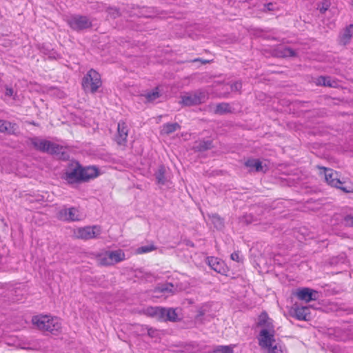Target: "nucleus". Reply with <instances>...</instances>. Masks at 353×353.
Wrapping results in <instances>:
<instances>
[{"label":"nucleus","mask_w":353,"mask_h":353,"mask_svg":"<svg viewBox=\"0 0 353 353\" xmlns=\"http://www.w3.org/2000/svg\"><path fill=\"white\" fill-rule=\"evenodd\" d=\"M32 324L39 330L57 334L61 331L62 323L60 319L50 315H37L32 319Z\"/></svg>","instance_id":"nucleus-1"},{"label":"nucleus","mask_w":353,"mask_h":353,"mask_svg":"<svg viewBox=\"0 0 353 353\" xmlns=\"http://www.w3.org/2000/svg\"><path fill=\"white\" fill-rule=\"evenodd\" d=\"M125 254L122 250H102L97 256V262L105 266L113 265L124 261Z\"/></svg>","instance_id":"nucleus-2"},{"label":"nucleus","mask_w":353,"mask_h":353,"mask_svg":"<svg viewBox=\"0 0 353 353\" xmlns=\"http://www.w3.org/2000/svg\"><path fill=\"white\" fill-rule=\"evenodd\" d=\"M148 316L156 318L159 321H176L180 319L179 310L172 308L148 307L146 310Z\"/></svg>","instance_id":"nucleus-3"},{"label":"nucleus","mask_w":353,"mask_h":353,"mask_svg":"<svg viewBox=\"0 0 353 353\" xmlns=\"http://www.w3.org/2000/svg\"><path fill=\"white\" fill-rule=\"evenodd\" d=\"M318 168L323 170L325 180L329 185L340 189L345 193H353V188L351 186H343L344 182L340 180L339 174L336 171L323 166H318Z\"/></svg>","instance_id":"nucleus-4"},{"label":"nucleus","mask_w":353,"mask_h":353,"mask_svg":"<svg viewBox=\"0 0 353 353\" xmlns=\"http://www.w3.org/2000/svg\"><path fill=\"white\" fill-rule=\"evenodd\" d=\"M101 85V75L94 70H89L82 81L84 90L92 93L96 92Z\"/></svg>","instance_id":"nucleus-5"},{"label":"nucleus","mask_w":353,"mask_h":353,"mask_svg":"<svg viewBox=\"0 0 353 353\" xmlns=\"http://www.w3.org/2000/svg\"><path fill=\"white\" fill-rule=\"evenodd\" d=\"M101 234V228L99 225L81 227L73 230L74 237L83 240L97 238Z\"/></svg>","instance_id":"nucleus-6"},{"label":"nucleus","mask_w":353,"mask_h":353,"mask_svg":"<svg viewBox=\"0 0 353 353\" xmlns=\"http://www.w3.org/2000/svg\"><path fill=\"white\" fill-rule=\"evenodd\" d=\"M31 143L36 149L50 154H58L62 149L59 145L40 138L32 139Z\"/></svg>","instance_id":"nucleus-7"},{"label":"nucleus","mask_w":353,"mask_h":353,"mask_svg":"<svg viewBox=\"0 0 353 353\" xmlns=\"http://www.w3.org/2000/svg\"><path fill=\"white\" fill-rule=\"evenodd\" d=\"M66 21L74 30H81L92 26V21L84 16L72 15L67 18Z\"/></svg>","instance_id":"nucleus-8"},{"label":"nucleus","mask_w":353,"mask_h":353,"mask_svg":"<svg viewBox=\"0 0 353 353\" xmlns=\"http://www.w3.org/2000/svg\"><path fill=\"white\" fill-rule=\"evenodd\" d=\"M81 166L78 163H72L65 172V180L69 183H73L81 181Z\"/></svg>","instance_id":"nucleus-9"},{"label":"nucleus","mask_w":353,"mask_h":353,"mask_svg":"<svg viewBox=\"0 0 353 353\" xmlns=\"http://www.w3.org/2000/svg\"><path fill=\"white\" fill-rule=\"evenodd\" d=\"M274 332V330L270 331L267 329H263L261 330L258 340L259 345L261 348L267 350L268 347H271L275 341Z\"/></svg>","instance_id":"nucleus-10"},{"label":"nucleus","mask_w":353,"mask_h":353,"mask_svg":"<svg viewBox=\"0 0 353 353\" xmlns=\"http://www.w3.org/2000/svg\"><path fill=\"white\" fill-rule=\"evenodd\" d=\"M57 217L63 221H75L81 220L82 215L80 214L78 209L70 208L61 210L58 213Z\"/></svg>","instance_id":"nucleus-11"},{"label":"nucleus","mask_w":353,"mask_h":353,"mask_svg":"<svg viewBox=\"0 0 353 353\" xmlns=\"http://www.w3.org/2000/svg\"><path fill=\"white\" fill-rule=\"evenodd\" d=\"M205 95L203 92L188 93L182 97V103L185 105H193L204 101Z\"/></svg>","instance_id":"nucleus-12"},{"label":"nucleus","mask_w":353,"mask_h":353,"mask_svg":"<svg viewBox=\"0 0 353 353\" xmlns=\"http://www.w3.org/2000/svg\"><path fill=\"white\" fill-rule=\"evenodd\" d=\"M317 292L308 288H303L298 289L296 292V296L301 301H304L307 303L311 301L316 300L315 295Z\"/></svg>","instance_id":"nucleus-13"},{"label":"nucleus","mask_w":353,"mask_h":353,"mask_svg":"<svg viewBox=\"0 0 353 353\" xmlns=\"http://www.w3.org/2000/svg\"><path fill=\"white\" fill-rule=\"evenodd\" d=\"M100 174V172L95 166L81 167V181H87L94 179Z\"/></svg>","instance_id":"nucleus-14"},{"label":"nucleus","mask_w":353,"mask_h":353,"mask_svg":"<svg viewBox=\"0 0 353 353\" xmlns=\"http://www.w3.org/2000/svg\"><path fill=\"white\" fill-rule=\"evenodd\" d=\"M257 325L259 327H265V329L272 331L274 329L273 320L270 319L266 312H263L259 316V321Z\"/></svg>","instance_id":"nucleus-15"},{"label":"nucleus","mask_w":353,"mask_h":353,"mask_svg":"<svg viewBox=\"0 0 353 353\" xmlns=\"http://www.w3.org/2000/svg\"><path fill=\"white\" fill-rule=\"evenodd\" d=\"M293 316L299 321H307V317L310 314L309 308L305 306L293 308Z\"/></svg>","instance_id":"nucleus-16"},{"label":"nucleus","mask_w":353,"mask_h":353,"mask_svg":"<svg viewBox=\"0 0 353 353\" xmlns=\"http://www.w3.org/2000/svg\"><path fill=\"white\" fill-rule=\"evenodd\" d=\"M245 166L249 168L250 172H261L263 171L262 163L259 159H249L245 161Z\"/></svg>","instance_id":"nucleus-17"},{"label":"nucleus","mask_w":353,"mask_h":353,"mask_svg":"<svg viewBox=\"0 0 353 353\" xmlns=\"http://www.w3.org/2000/svg\"><path fill=\"white\" fill-rule=\"evenodd\" d=\"M128 137V127L126 124L123 122H120L118 123V136L117 138V141L119 144H123L127 139Z\"/></svg>","instance_id":"nucleus-18"},{"label":"nucleus","mask_w":353,"mask_h":353,"mask_svg":"<svg viewBox=\"0 0 353 353\" xmlns=\"http://www.w3.org/2000/svg\"><path fill=\"white\" fill-rule=\"evenodd\" d=\"M314 82L316 85H323L333 88L336 87L338 84L336 81H332L330 77L323 76L317 77L315 79Z\"/></svg>","instance_id":"nucleus-19"},{"label":"nucleus","mask_w":353,"mask_h":353,"mask_svg":"<svg viewBox=\"0 0 353 353\" xmlns=\"http://www.w3.org/2000/svg\"><path fill=\"white\" fill-rule=\"evenodd\" d=\"M353 34V24H350L346 27L343 34L341 37L340 41L343 45H346L350 41Z\"/></svg>","instance_id":"nucleus-20"},{"label":"nucleus","mask_w":353,"mask_h":353,"mask_svg":"<svg viewBox=\"0 0 353 353\" xmlns=\"http://www.w3.org/2000/svg\"><path fill=\"white\" fill-rule=\"evenodd\" d=\"M158 291L165 294H173L178 291L177 287H174L172 283H165L158 287Z\"/></svg>","instance_id":"nucleus-21"},{"label":"nucleus","mask_w":353,"mask_h":353,"mask_svg":"<svg viewBox=\"0 0 353 353\" xmlns=\"http://www.w3.org/2000/svg\"><path fill=\"white\" fill-rule=\"evenodd\" d=\"M276 56L279 57H295V52L290 48H282L276 51Z\"/></svg>","instance_id":"nucleus-22"},{"label":"nucleus","mask_w":353,"mask_h":353,"mask_svg":"<svg viewBox=\"0 0 353 353\" xmlns=\"http://www.w3.org/2000/svg\"><path fill=\"white\" fill-rule=\"evenodd\" d=\"M179 128V125L176 123H167L162 127L161 132L163 134H169L172 132H175Z\"/></svg>","instance_id":"nucleus-23"},{"label":"nucleus","mask_w":353,"mask_h":353,"mask_svg":"<svg viewBox=\"0 0 353 353\" xmlns=\"http://www.w3.org/2000/svg\"><path fill=\"white\" fill-rule=\"evenodd\" d=\"M209 265L215 272L219 273L221 272V264L218 258L210 257L208 259Z\"/></svg>","instance_id":"nucleus-24"},{"label":"nucleus","mask_w":353,"mask_h":353,"mask_svg":"<svg viewBox=\"0 0 353 353\" xmlns=\"http://www.w3.org/2000/svg\"><path fill=\"white\" fill-rule=\"evenodd\" d=\"M159 96H160V94H159V92L157 88L154 89L151 92H148L145 93L143 95V97L145 98L147 101H149V102L154 101V100L158 99L159 97Z\"/></svg>","instance_id":"nucleus-25"},{"label":"nucleus","mask_w":353,"mask_h":353,"mask_svg":"<svg viewBox=\"0 0 353 353\" xmlns=\"http://www.w3.org/2000/svg\"><path fill=\"white\" fill-rule=\"evenodd\" d=\"M155 250V247L153 245H146L137 248L135 253L137 254H144L150 252Z\"/></svg>","instance_id":"nucleus-26"},{"label":"nucleus","mask_w":353,"mask_h":353,"mask_svg":"<svg viewBox=\"0 0 353 353\" xmlns=\"http://www.w3.org/2000/svg\"><path fill=\"white\" fill-rule=\"evenodd\" d=\"M330 0H323L319 5V10L321 13L324 14L330 7Z\"/></svg>","instance_id":"nucleus-27"},{"label":"nucleus","mask_w":353,"mask_h":353,"mask_svg":"<svg viewBox=\"0 0 353 353\" xmlns=\"http://www.w3.org/2000/svg\"><path fill=\"white\" fill-rule=\"evenodd\" d=\"M165 171V170L164 168H161L159 169L158 172H157L156 178H157L159 183H161V184L165 183V177H164Z\"/></svg>","instance_id":"nucleus-28"},{"label":"nucleus","mask_w":353,"mask_h":353,"mask_svg":"<svg viewBox=\"0 0 353 353\" xmlns=\"http://www.w3.org/2000/svg\"><path fill=\"white\" fill-rule=\"evenodd\" d=\"M11 123L0 120V132H11Z\"/></svg>","instance_id":"nucleus-29"},{"label":"nucleus","mask_w":353,"mask_h":353,"mask_svg":"<svg viewBox=\"0 0 353 353\" xmlns=\"http://www.w3.org/2000/svg\"><path fill=\"white\" fill-rule=\"evenodd\" d=\"M268 353H285L284 350L282 346L280 345H275L271 346V347H268Z\"/></svg>","instance_id":"nucleus-30"},{"label":"nucleus","mask_w":353,"mask_h":353,"mask_svg":"<svg viewBox=\"0 0 353 353\" xmlns=\"http://www.w3.org/2000/svg\"><path fill=\"white\" fill-rule=\"evenodd\" d=\"M6 95L8 97H12L13 98V99H15L16 94H14L13 89H12L10 88H6Z\"/></svg>","instance_id":"nucleus-31"},{"label":"nucleus","mask_w":353,"mask_h":353,"mask_svg":"<svg viewBox=\"0 0 353 353\" xmlns=\"http://www.w3.org/2000/svg\"><path fill=\"white\" fill-rule=\"evenodd\" d=\"M108 14H109V15H110L111 17L115 18L117 16H119V12L118 11V10H117L115 8H110L108 11Z\"/></svg>","instance_id":"nucleus-32"},{"label":"nucleus","mask_w":353,"mask_h":353,"mask_svg":"<svg viewBox=\"0 0 353 353\" xmlns=\"http://www.w3.org/2000/svg\"><path fill=\"white\" fill-rule=\"evenodd\" d=\"M232 91H238L241 88V83L236 82L230 85Z\"/></svg>","instance_id":"nucleus-33"},{"label":"nucleus","mask_w":353,"mask_h":353,"mask_svg":"<svg viewBox=\"0 0 353 353\" xmlns=\"http://www.w3.org/2000/svg\"><path fill=\"white\" fill-rule=\"evenodd\" d=\"M345 221L347 225L353 227V216H346L345 218Z\"/></svg>","instance_id":"nucleus-34"},{"label":"nucleus","mask_w":353,"mask_h":353,"mask_svg":"<svg viewBox=\"0 0 353 353\" xmlns=\"http://www.w3.org/2000/svg\"><path fill=\"white\" fill-rule=\"evenodd\" d=\"M231 259L233 261H237V262H239L241 260L240 254H239V252H234V253H232L231 254Z\"/></svg>","instance_id":"nucleus-35"},{"label":"nucleus","mask_w":353,"mask_h":353,"mask_svg":"<svg viewBox=\"0 0 353 353\" xmlns=\"http://www.w3.org/2000/svg\"><path fill=\"white\" fill-rule=\"evenodd\" d=\"M222 353H233L232 347L230 346H222Z\"/></svg>","instance_id":"nucleus-36"},{"label":"nucleus","mask_w":353,"mask_h":353,"mask_svg":"<svg viewBox=\"0 0 353 353\" xmlns=\"http://www.w3.org/2000/svg\"><path fill=\"white\" fill-rule=\"evenodd\" d=\"M265 10H264V12L272 11L274 10L272 3H268L265 4Z\"/></svg>","instance_id":"nucleus-37"},{"label":"nucleus","mask_w":353,"mask_h":353,"mask_svg":"<svg viewBox=\"0 0 353 353\" xmlns=\"http://www.w3.org/2000/svg\"><path fill=\"white\" fill-rule=\"evenodd\" d=\"M228 104H223L222 103V108H221L222 112H227V111H228Z\"/></svg>","instance_id":"nucleus-38"},{"label":"nucleus","mask_w":353,"mask_h":353,"mask_svg":"<svg viewBox=\"0 0 353 353\" xmlns=\"http://www.w3.org/2000/svg\"><path fill=\"white\" fill-rule=\"evenodd\" d=\"M153 332H154V330H153L152 328H150V329H149V330H148V334H149V335L152 336Z\"/></svg>","instance_id":"nucleus-39"},{"label":"nucleus","mask_w":353,"mask_h":353,"mask_svg":"<svg viewBox=\"0 0 353 353\" xmlns=\"http://www.w3.org/2000/svg\"><path fill=\"white\" fill-rule=\"evenodd\" d=\"M228 85H229L228 84H224L223 87L225 88V87L228 86Z\"/></svg>","instance_id":"nucleus-40"}]
</instances>
